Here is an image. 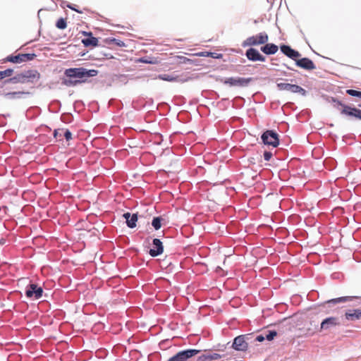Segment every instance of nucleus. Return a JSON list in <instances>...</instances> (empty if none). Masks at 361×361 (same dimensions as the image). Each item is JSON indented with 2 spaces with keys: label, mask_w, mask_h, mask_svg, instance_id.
Instances as JSON below:
<instances>
[{
  "label": "nucleus",
  "mask_w": 361,
  "mask_h": 361,
  "mask_svg": "<svg viewBox=\"0 0 361 361\" xmlns=\"http://www.w3.org/2000/svg\"><path fill=\"white\" fill-rule=\"evenodd\" d=\"M40 78V73L37 70H27L20 73L16 74L13 78H11L4 81L5 84L7 83H35Z\"/></svg>",
  "instance_id": "nucleus-1"
},
{
  "label": "nucleus",
  "mask_w": 361,
  "mask_h": 361,
  "mask_svg": "<svg viewBox=\"0 0 361 361\" xmlns=\"http://www.w3.org/2000/svg\"><path fill=\"white\" fill-rule=\"evenodd\" d=\"M97 74V70H87L82 67L68 68L64 72L66 78H75L79 80V83L85 82L89 78L96 76Z\"/></svg>",
  "instance_id": "nucleus-2"
},
{
  "label": "nucleus",
  "mask_w": 361,
  "mask_h": 361,
  "mask_svg": "<svg viewBox=\"0 0 361 361\" xmlns=\"http://www.w3.org/2000/svg\"><path fill=\"white\" fill-rule=\"evenodd\" d=\"M333 102L336 103L338 106L342 107L341 109V114L346 116L354 117L355 118L361 120V110L355 107H351L343 104L342 102L333 99Z\"/></svg>",
  "instance_id": "nucleus-3"
},
{
  "label": "nucleus",
  "mask_w": 361,
  "mask_h": 361,
  "mask_svg": "<svg viewBox=\"0 0 361 361\" xmlns=\"http://www.w3.org/2000/svg\"><path fill=\"white\" fill-rule=\"evenodd\" d=\"M264 145H271L276 147L279 145V135L272 130H267L261 136Z\"/></svg>",
  "instance_id": "nucleus-4"
},
{
  "label": "nucleus",
  "mask_w": 361,
  "mask_h": 361,
  "mask_svg": "<svg viewBox=\"0 0 361 361\" xmlns=\"http://www.w3.org/2000/svg\"><path fill=\"white\" fill-rule=\"evenodd\" d=\"M200 350L187 349L181 350L173 357H170L168 361H187L189 358L199 354Z\"/></svg>",
  "instance_id": "nucleus-5"
},
{
  "label": "nucleus",
  "mask_w": 361,
  "mask_h": 361,
  "mask_svg": "<svg viewBox=\"0 0 361 361\" xmlns=\"http://www.w3.org/2000/svg\"><path fill=\"white\" fill-rule=\"evenodd\" d=\"M252 81V78H228L224 80V83L226 85H228L231 87H247L250 82Z\"/></svg>",
  "instance_id": "nucleus-6"
},
{
  "label": "nucleus",
  "mask_w": 361,
  "mask_h": 361,
  "mask_svg": "<svg viewBox=\"0 0 361 361\" xmlns=\"http://www.w3.org/2000/svg\"><path fill=\"white\" fill-rule=\"evenodd\" d=\"M25 294L28 298L38 300L42 297L43 289L36 283H30L25 288Z\"/></svg>",
  "instance_id": "nucleus-7"
},
{
  "label": "nucleus",
  "mask_w": 361,
  "mask_h": 361,
  "mask_svg": "<svg viewBox=\"0 0 361 361\" xmlns=\"http://www.w3.org/2000/svg\"><path fill=\"white\" fill-rule=\"evenodd\" d=\"M276 86L279 90L288 91L292 93H298L302 96H305L307 93L305 89L298 85L286 82H279L277 83Z\"/></svg>",
  "instance_id": "nucleus-8"
},
{
  "label": "nucleus",
  "mask_w": 361,
  "mask_h": 361,
  "mask_svg": "<svg viewBox=\"0 0 361 361\" xmlns=\"http://www.w3.org/2000/svg\"><path fill=\"white\" fill-rule=\"evenodd\" d=\"M35 57L36 55L35 54H20L16 56H8L6 61L14 63H20L22 62L32 61Z\"/></svg>",
  "instance_id": "nucleus-9"
},
{
  "label": "nucleus",
  "mask_w": 361,
  "mask_h": 361,
  "mask_svg": "<svg viewBox=\"0 0 361 361\" xmlns=\"http://www.w3.org/2000/svg\"><path fill=\"white\" fill-rule=\"evenodd\" d=\"M247 335H240L233 340L231 347L238 351H246L248 348V343L246 341Z\"/></svg>",
  "instance_id": "nucleus-10"
},
{
  "label": "nucleus",
  "mask_w": 361,
  "mask_h": 361,
  "mask_svg": "<svg viewBox=\"0 0 361 361\" xmlns=\"http://www.w3.org/2000/svg\"><path fill=\"white\" fill-rule=\"evenodd\" d=\"M245 56L251 61H265L266 58L257 49L250 47L247 49Z\"/></svg>",
  "instance_id": "nucleus-11"
},
{
  "label": "nucleus",
  "mask_w": 361,
  "mask_h": 361,
  "mask_svg": "<svg viewBox=\"0 0 361 361\" xmlns=\"http://www.w3.org/2000/svg\"><path fill=\"white\" fill-rule=\"evenodd\" d=\"M152 245L153 248H151L149 251L150 256L155 257L163 253L164 246L162 242L159 239H153Z\"/></svg>",
  "instance_id": "nucleus-12"
},
{
  "label": "nucleus",
  "mask_w": 361,
  "mask_h": 361,
  "mask_svg": "<svg viewBox=\"0 0 361 361\" xmlns=\"http://www.w3.org/2000/svg\"><path fill=\"white\" fill-rule=\"evenodd\" d=\"M280 49L283 54L295 61L296 59L300 56V54L298 51L292 49L288 45L283 44L280 47Z\"/></svg>",
  "instance_id": "nucleus-13"
},
{
  "label": "nucleus",
  "mask_w": 361,
  "mask_h": 361,
  "mask_svg": "<svg viewBox=\"0 0 361 361\" xmlns=\"http://www.w3.org/2000/svg\"><path fill=\"white\" fill-rule=\"evenodd\" d=\"M338 325H340L339 319L338 317H330L322 321L321 324V329L326 330Z\"/></svg>",
  "instance_id": "nucleus-14"
},
{
  "label": "nucleus",
  "mask_w": 361,
  "mask_h": 361,
  "mask_svg": "<svg viewBox=\"0 0 361 361\" xmlns=\"http://www.w3.org/2000/svg\"><path fill=\"white\" fill-rule=\"evenodd\" d=\"M295 64L303 69L305 70H314L316 68V66L313 61L308 58H302L300 59L296 60Z\"/></svg>",
  "instance_id": "nucleus-15"
},
{
  "label": "nucleus",
  "mask_w": 361,
  "mask_h": 361,
  "mask_svg": "<svg viewBox=\"0 0 361 361\" xmlns=\"http://www.w3.org/2000/svg\"><path fill=\"white\" fill-rule=\"evenodd\" d=\"M85 35H87L88 37L82 39V43L85 47H97L98 46V39L92 36V32H84Z\"/></svg>",
  "instance_id": "nucleus-16"
},
{
  "label": "nucleus",
  "mask_w": 361,
  "mask_h": 361,
  "mask_svg": "<svg viewBox=\"0 0 361 361\" xmlns=\"http://www.w3.org/2000/svg\"><path fill=\"white\" fill-rule=\"evenodd\" d=\"M345 317L347 320L350 322L361 319V310H350L345 313Z\"/></svg>",
  "instance_id": "nucleus-17"
},
{
  "label": "nucleus",
  "mask_w": 361,
  "mask_h": 361,
  "mask_svg": "<svg viewBox=\"0 0 361 361\" xmlns=\"http://www.w3.org/2000/svg\"><path fill=\"white\" fill-rule=\"evenodd\" d=\"M123 218L126 220V224L128 228H133L136 226L137 221V214H130L129 212L124 213Z\"/></svg>",
  "instance_id": "nucleus-18"
},
{
  "label": "nucleus",
  "mask_w": 361,
  "mask_h": 361,
  "mask_svg": "<svg viewBox=\"0 0 361 361\" xmlns=\"http://www.w3.org/2000/svg\"><path fill=\"white\" fill-rule=\"evenodd\" d=\"M278 49V46L272 43L266 44L261 47V51L267 55L274 54L277 52Z\"/></svg>",
  "instance_id": "nucleus-19"
},
{
  "label": "nucleus",
  "mask_w": 361,
  "mask_h": 361,
  "mask_svg": "<svg viewBox=\"0 0 361 361\" xmlns=\"http://www.w3.org/2000/svg\"><path fill=\"white\" fill-rule=\"evenodd\" d=\"M356 298L357 297H354V296H343V297H340V298L329 300L328 301L326 302V303L336 305L340 302H348V301H352L354 298Z\"/></svg>",
  "instance_id": "nucleus-20"
},
{
  "label": "nucleus",
  "mask_w": 361,
  "mask_h": 361,
  "mask_svg": "<svg viewBox=\"0 0 361 361\" xmlns=\"http://www.w3.org/2000/svg\"><path fill=\"white\" fill-rule=\"evenodd\" d=\"M257 45H259V44L256 36L249 37L242 43L243 47Z\"/></svg>",
  "instance_id": "nucleus-21"
},
{
  "label": "nucleus",
  "mask_w": 361,
  "mask_h": 361,
  "mask_svg": "<svg viewBox=\"0 0 361 361\" xmlns=\"http://www.w3.org/2000/svg\"><path fill=\"white\" fill-rule=\"evenodd\" d=\"M62 84L68 87H73L80 83L79 80L75 78H67L63 79Z\"/></svg>",
  "instance_id": "nucleus-22"
},
{
  "label": "nucleus",
  "mask_w": 361,
  "mask_h": 361,
  "mask_svg": "<svg viewBox=\"0 0 361 361\" xmlns=\"http://www.w3.org/2000/svg\"><path fill=\"white\" fill-rule=\"evenodd\" d=\"M106 42L109 44H115L119 47H126V44L125 43L118 39H116V38H114V37H109V38H106L105 39Z\"/></svg>",
  "instance_id": "nucleus-23"
},
{
  "label": "nucleus",
  "mask_w": 361,
  "mask_h": 361,
  "mask_svg": "<svg viewBox=\"0 0 361 361\" xmlns=\"http://www.w3.org/2000/svg\"><path fill=\"white\" fill-rule=\"evenodd\" d=\"M157 78L162 80L169 81V82H174L178 80L177 76H174L173 75L166 74V73L159 75L157 76Z\"/></svg>",
  "instance_id": "nucleus-24"
},
{
  "label": "nucleus",
  "mask_w": 361,
  "mask_h": 361,
  "mask_svg": "<svg viewBox=\"0 0 361 361\" xmlns=\"http://www.w3.org/2000/svg\"><path fill=\"white\" fill-rule=\"evenodd\" d=\"M164 219L161 216H155L152 221V226L155 230H159L161 227V222Z\"/></svg>",
  "instance_id": "nucleus-25"
},
{
  "label": "nucleus",
  "mask_w": 361,
  "mask_h": 361,
  "mask_svg": "<svg viewBox=\"0 0 361 361\" xmlns=\"http://www.w3.org/2000/svg\"><path fill=\"white\" fill-rule=\"evenodd\" d=\"M29 92H11L5 94V97L8 99L20 98V95L27 94Z\"/></svg>",
  "instance_id": "nucleus-26"
},
{
  "label": "nucleus",
  "mask_w": 361,
  "mask_h": 361,
  "mask_svg": "<svg viewBox=\"0 0 361 361\" xmlns=\"http://www.w3.org/2000/svg\"><path fill=\"white\" fill-rule=\"evenodd\" d=\"M259 44H264L268 42L269 37L266 32H260L256 35Z\"/></svg>",
  "instance_id": "nucleus-27"
},
{
  "label": "nucleus",
  "mask_w": 361,
  "mask_h": 361,
  "mask_svg": "<svg viewBox=\"0 0 361 361\" xmlns=\"http://www.w3.org/2000/svg\"><path fill=\"white\" fill-rule=\"evenodd\" d=\"M13 73V69L7 68L4 71H0V80H2L6 77H11Z\"/></svg>",
  "instance_id": "nucleus-28"
},
{
  "label": "nucleus",
  "mask_w": 361,
  "mask_h": 361,
  "mask_svg": "<svg viewBox=\"0 0 361 361\" xmlns=\"http://www.w3.org/2000/svg\"><path fill=\"white\" fill-rule=\"evenodd\" d=\"M56 26L57 28L61 30L65 29L67 27L66 20L63 18H59L56 23Z\"/></svg>",
  "instance_id": "nucleus-29"
},
{
  "label": "nucleus",
  "mask_w": 361,
  "mask_h": 361,
  "mask_svg": "<svg viewBox=\"0 0 361 361\" xmlns=\"http://www.w3.org/2000/svg\"><path fill=\"white\" fill-rule=\"evenodd\" d=\"M346 93L352 97H356L361 99V92L360 91L348 89L346 90Z\"/></svg>",
  "instance_id": "nucleus-30"
},
{
  "label": "nucleus",
  "mask_w": 361,
  "mask_h": 361,
  "mask_svg": "<svg viewBox=\"0 0 361 361\" xmlns=\"http://www.w3.org/2000/svg\"><path fill=\"white\" fill-rule=\"evenodd\" d=\"M139 62L148 63V64H154L156 63V60H152L149 57H142L138 59Z\"/></svg>",
  "instance_id": "nucleus-31"
},
{
  "label": "nucleus",
  "mask_w": 361,
  "mask_h": 361,
  "mask_svg": "<svg viewBox=\"0 0 361 361\" xmlns=\"http://www.w3.org/2000/svg\"><path fill=\"white\" fill-rule=\"evenodd\" d=\"M207 354H208L209 361L216 360H218V359H220L222 357L221 355H220L219 353H207Z\"/></svg>",
  "instance_id": "nucleus-32"
},
{
  "label": "nucleus",
  "mask_w": 361,
  "mask_h": 361,
  "mask_svg": "<svg viewBox=\"0 0 361 361\" xmlns=\"http://www.w3.org/2000/svg\"><path fill=\"white\" fill-rule=\"evenodd\" d=\"M276 335L277 332L276 331H269L268 334L265 336V338L270 341H272Z\"/></svg>",
  "instance_id": "nucleus-33"
},
{
  "label": "nucleus",
  "mask_w": 361,
  "mask_h": 361,
  "mask_svg": "<svg viewBox=\"0 0 361 361\" xmlns=\"http://www.w3.org/2000/svg\"><path fill=\"white\" fill-rule=\"evenodd\" d=\"M196 361H209L207 353L199 356Z\"/></svg>",
  "instance_id": "nucleus-34"
},
{
  "label": "nucleus",
  "mask_w": 361,
  "mask_h": 361,
  "mask_svg": "<svg viewBox=\"0 0 361 361\" xmlns=\"http://www.w3.org/2000/svg\"><path fill=\"white\" fill-rule=\"evenodd\" d=\"M273 154L269 151H265L264 152V159L266 161H269L271 158L272 157Z\"/></svg>",
  "instance_id": "nucleus-35"
},
{
  "label": "nucleus",
  "mask_w": 361,
  "mask_h": 361,
  "mask_svg": "<svg viewBox=\"0 0 361 361\" xmlns=\"http://www.w3.org/2000/svg\"><path fill=\"white\" fill-rule=\"evenodd\" d=\"M212 54H213V53H212V52L202 51V52L197 53L196 56L206 57V56H212Z\"/></svg>",
  "instance_id": "nucleus-36"
},
{
  "label": "nucleus",
  "mask_w": 361,
  "mask_h": 361,
  "mask_svg": "<svg viewBox=\"0 0 361 361\" xmlns=\"http://www.w3.org/2000/svg\"><path fill=\"white\" fill-rule=\"evenodd\" d=\"M64 137L67 141H69L72 139V133L69 130H66L64 132Z\"/></svg>",
  "instance_id": "nucleus-37"
},
{
  "label": "nucleus",
  "mask_w": 361,
  "mask_h": 361,
  "mask_svg": "<svg viewBox=\"0 0 361 361\" xmlns=\"http://www.w3.org/2000/svg\"><path fill=\"white\" fill-rule=\"evenodd\" d=\"M61 120L64 123H69V122H71L70 116L69 115H63L61 116Z\"/></svg>",
  "instance_id": "nucleus-38"
},
{
  "label": "nucleus",
  "mask_w": 361,
  "mask_h": 361,
  "mask_svg": "<svg viewBox=\"0 0 361 361\" xmlns=\"http://www.w3.org/2000/svg\"><path fill=\"white\" fill-rule=\"evenodd\" d=\"M265 339V336H262V335H259L256 337L255 340L258 342H262L264 341Z\"/></svg>",
  "instance_id": "nucleus-39"
},
{
  "label": "nucleus",
  "mask_w": 361,
  "mask_h": 361,
  "mask_svg": "<svg viewBox=\"0 0 361 361\" xmlns=\"http://www.w3.org/2000/svg\"><path fill=\"white\" fill-rule=\"evenodd\" d=\"M68 8H71V10L75 11L76 12L81 13V11L76 9L72 4H67L66 6Z\"/></svg>",
  "instance_id": "nucleus-40"
},
{
  "label": "nucleus",
  "mask_w": 361,
  "mask_h": 361,
  "mask_svg": "<svg viewBox=\"0 0 361 361\" xmlns=\"http://www.w3.org/2000/svg\"><path fill=\"white\" fill-rule=\"evenodd\" d=\"M59 130H55L54 132V136L56 138L58 137V136L61 137V134H59Z\"/></svg>",
  "instance_id": "nucleus-41"
},
{
  "label": "nucleus",
  "mask_w": 361,
  "mask_h": 361,
  "mask_svg": "<svg viewBox=\"0 0 361 361\" xmlns=\"http://www.w3.org/2000/svg\"><path fill=\"white\" fill-rule=\"evenodd\" d=\"M360 106L361 107V104H360Z\"/></svg>",
  "instance_id": "nucleus-42"
}]
</instances>
